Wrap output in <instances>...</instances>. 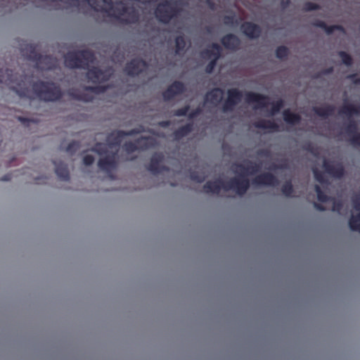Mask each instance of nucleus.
I'll return each instance as SVG.
<instances>
[{"mask_svg":"<svg viewBox=\"0 0 360 360\" xmlns=\"http://www.w3.org/2000/svg\"><path fill=\"white\" fill-rule=\"evenodd\" d=\"M250 187V181L248 178L240 176L233 177L229 181L224 182L221 179L215 181H208L203 186L205 193L219 194L221 188L225 191L234 190L239 195H244Z\"/></svg>","mask_w":360,"mask_h":360,"instance_id":"f257e3e1","label":"nucleus"},{"mask_svg":"<svg viewBox=\"0 0 360 360\" xmlns=\"http://www.w3.org/2000/svg\"><path fill=\"white\" fill-rule=\"evenodd\" d=\"M32 88L36 96L46 102L58 101L63 96L60 87L53 82L38 81L32 84Z\"/></svg>","mask_w":360,"mask_h":360,"instance_id":"f03ea898","label":"nucleus"},{"mask_svg":"<svg viewBox=\"0 0 360 360\" xmlns=\"http://www.w3.org/2000/svg\"><path fill=\"white\" fill-rule=\"evenodd\" d=\"M179 1L164 0L159 3L155 9V15L157 20L163 23L168 24L170 21L177 18L182 11L179 6Z\"/></svg>","mask_w":360,"mask_h":360,"instance_id":"7ed1b4c3","label":"nucleus"},{"mask_svg":"<svg viewBox=\"0 0 360 360\" xmlns=\"http://www.w3.org/2000/svg\"><path fill=\"white\" fill-rule=\"evenodd\" d=\"M103 2L108 6H112V0H102ZM113 8L110 7L109 10H105V12L108 13V15L111 17L115 18L117 21L124 25L136 24L139 20V15L137 11L134 9L129 11L128 8L125 6L122 8H116L115 11L116 13H110V11Z\"/></svg>","mask_w":360,"mask_h":360,"instance_id":"20e7f679","label":"nucleus"},{"mask_svg":"<svg viewBox=\"0 0 360 360\" xmlns=\"http://www.w3.org/2000/svg\"><path fill=\"white\" fill-rule=\"evenodd\" d=\"M5 83L7 85L16 84V86H11V89L21 98L32 99L30 91L28 87L25 86L22 79L18 82L17 76L13 74L12 70L6 69L5 72L0 70V84Z\"/></svg>","mask_w":360,"mask_h":360,"instance_id":"39448f33","label":"nucleus"},{"mask_svg":"<svg viewBox=\"0 0 360 360\" xmlns=\"http://www.w3.org/2000/svg\"><path fill=\"white\" fill-rule=\"evenodd\" d=\"M26 57L28 60L34 62L37 68L42 70H51L55 66L56 61L50 56H42L39 53L36 47L32 44L26 46Z\"/></svg>","mask_w":360,"mask_h":360,"instance_id":"423d86ee","label":"nucleus"},{"mask_svg":"<svg viewBox=\"0 0 360 360\" xmlns=\"http://www.w3.org/2000/svg\"><path fill=\"white\" fill-rule=\"evenodd\" d=\"M118 150L112 153L111 154H108L103 158H101L98 162V168L107 173L110 178V179H115V176L112 174V171L115 169L117 167V156Z\"/></svg>","mask_w":360,"mask_h":360,"instance_id":"0eeeda50","label":"nucleus"},{"mask_svg":"<svg viewBox=\"0 0 360 360\" xmlns=\"http://www.w3.org/2000/svg\"><path fill=\"white\" fill-rule=\"evenodd\" d=\"M243 93L238 89H229L227 91V98L224 101L222 110L224 112L232 111L234 107L242 100Z\"/></svg>","mask_w":360,"mask_h":360,"instance_id":"6e6552de","label":"nucleus"},{"mask_svg":"<svg viewBox=\"0 0 360 360\" xmlns=\"http://www.w3.org/2000/svg\"><path fill=\"white\" fill-rule=\"evenodd\" d=\"M139 131L136 129H132L129 131H123V130H116L110 134H109L107 136L106 141L108 143V146L110 148L119 146L121 143L122 139L124 136H132L138 134Z\"/></svg>","mask_w":360,"mask_h":360,"instance_id":"1a4fd4ad","label":"nucleus"},{"mask_svg":"<svg viewBox=\"0 0 360 360\" xmlns=\"http://www.w3.org/2000/svg\"><path fill=\"white\" fill-rule=\"evenodd\" d=\"M147 62L142 58H134L126 64L124 71L129 76H137L148 68Z\"/></svg>","mask_w":360,"mask_h":360,"instance_id":"9d476101","label":"nucleus"},{"mask_svg":"<svg viewBox=\"0 0 360 360\" xmlns=\"http://www.w3.org/2000/svg\"><path fill=\"white\" fill-rule=\"evenodd\" d=\"M186 90V86L182 82L174 81L162 92L163 99L165 101H171L175 96L184 93Z\"/></svg>","mask_w":360,"mask_h":360,"instance_id":"9b49d317","label":"nucleus"},{"mask_svg":"<svg viewBox=\"0 0 360 360\" xmlns=\"http://www.w3.org/2000/svg\"><path fill=\"white\" fill-rule=\"evenodd\" d=\"M245 101L248 103H256L255 109L266 107L269 103V97L259 93L249 91L245 94Z\"/></svg>","mask_w":360,"mask_h":360,"instance_id":"f8f14e48","label":"nucleus"},{"mask_svg":"<svg viewBox=\"0 0 360 360\" xmlns=\"http://www.w3.org/2000/svg\"><path fill=\"white\" fill-rule=\"evenodd\" d=\"M164 160V156L161 153H155L150 158V163L147 169L153 174H158L163 171H169V168L166 166L161 165Z\"/></svg>","mask_w":360,"mask_h":360,"instance_id":"ddd939ff","label":"nucleus"},{"mask_svg":"<svg viewBox=\"0 0 360 360\" xmlns=\"http://www.w3.org/2000/svg\"><path fill=\"white\" fill-rule=\"evenodd\" d=\"M323 167L327 174L334 178L341 179L345 174L344 167L340 162L334 164L333 162L325 159L323 161Z\"/></svg>","mask_w":360,"mask_h":360,"instance_id":"4468645a","label":"nucleus"},{"mask_svg":"<svg viewBox=\"0 0 360 360\" xmlns=\"http://www.w3.org/2000/svg\"><path fill=\"white\" fill-rule=\"evenodd\" d=\"M86 70V77L92 83H101L106 82L109 79V76L106 72L98 67L88 68Z\"/></svg>","mask_w":360,"mask_h":360,"instance_id":"2eb2a0df","label":"nucleus"},{"mask_svg":"<svg viewBox=\"0 0 360 360\" xmlns=\"http://www.w3.org/2000/svg\"><path fill=\"white\" fill-rule=\"evenodd\" d=\"M240 29L243 33L250 39H257L262 34L260 26L252 22H243Z\"/></svg>","mask_w":360,"mask_h":360,"instance_id":"dca6fc26","label":"nucleus"},{"mask_svg":"<svg viewBox=\"0 0 360 360\" xmlns=\"http://www.w3.org/2000/svg\"><path fill=\"white\" fill-rule=\"evenodd\" d=\"M65 65L70 68L86 69V63H83L78 53H68L65 56Z\"/></svg>","mask_w":360,"mask_h":360,"instance_id":"f3484780","label":"nucleus"},{"mask_svg":"<svg viewBox=\"0 0 360 360\" xmlns=\"http://www.w3.org/2000/svg\"><path fill=\"white\" fill-rule=\"evenodd\" d=\"M221 43L227 50L237 51L240 46V39L234 34H227L222 37Z\"/></svg>","mask_w":360,"mask_h":360,"instance_id":"a211bd4d","label":"nucleus"},{"mask_svg":"<svg viewBox=\"0 0 360 360\" xmlns=\"http://www.w3.org/2000/svg\"><path fill=\"white\" fill-rule=\"evenodd\" d=\"M252 183L255 185L276 186L278 184V180L273 174L264 172L257 176Z\"/></svg>","mask_w":360,"mask_h":360,"instance_id":"6ab92c4d","label":"nucleus"},{"mask_svg":"<svg viewBox=\"0 0 360 360\" xmlns=\"http://www.w3.org/2000/svg\"><path fill=\"white\" fill-rule=\"evenodd\" d=\"M223 96L224 90L221 88L217 87L207 92L205 99L206 102L214 105H217L222 101Z\"/></svg>","mask_w":360,"mask_h":360,"instance_id":"aec40b11","label":"nucleus"},{"mask_svg":"<svg viewBox=\"0 0 360 360\" xmlns=\"http://www.w3.org/2000/svg\"><path fill=\"white\" fill-rule=\"evenodd\" d=\"M211 49H207L202 51V56L205 58L216 59L218 60L221 56V47L217 43H212Z\"/></svg>","mask_w":360,"mask_h":360,"instance_id":"412c9836","label":"nucleus"},{"mask_svg":"<svg viewBox=\"0 0 360 360\" xmlns=\"http://www.w3.org/2000/svg\"><path fill=\"white\" fill-rule=\"evenodd\" d=\"M312 26L316 27H320L325 30L326 34H331L334 31L338 30L342 32H345V28L340 25H327V24L322 20H315L311 22Z\"/></svg>","mask_w":360,"mask_h":360,"instance_id":"4be33fe9","label":"nucleus"},{"mask_svg":"<svg viewBox=\"0 0 360 360\" xmlns=\"http://www.w3.org/2000/svg\"><path fill=\"white\" fill-rule=\"evenodd\" d=\"M136 142L139 146V150H141L154 148L158 145L155 139L152 136H141L136 139Z\"/></svg>","mask_w":360,"mask_h":360,"instance_id":"5701e85b","label":"nucleus"},{"mask_svg":"<svg viewBox=\"0 0 360 360\" xmlns=\"http://www.w3.org/2000/svg\"><path fill=\"white\" fill-rule=\"evenodd\" d=\"M55 165V171L57 176L63 181H68L70 179V174L68 166L66 164L56 161L53 162Z\"/></svg>","mask_w":360,"mask_h":360,"instance_id":"b1692460","label":"nucleus"},{"mask_svg":"<svg viewBox=\"0 0 360 360\" xmlns=\"http://www.w3.org/2000/svg\"><path fill=\"white\" fill-rule=\"evenodd\" d=\"M193 129V123H187L186 124L179 127L173 132L174 139L179 141L182 138L189 134Z\"/></svg>","mask_w":360,"mask_h":360,"instance_id":"393cba45","label":"nucleus"},{"mask_svg":"<svg viewBox=\"0 0 360 360\" xmlns=\"http://www.w3.org/2000/svg\"><path fill=\"white\" fill-rule=\"evenodd\" d=\"M254 127L257 129H270L273 131H278V125L274 121L266 120H259L253 124Z\"/></svg>","mask_w":360,"mask_h":360,"instance_id":"a878e982","label":"nucleus"},{"mask_svg":"<svg viewBox=\"0 0 360 360\" xmlns=\"http://www.w3.org/2000/svg\"><path fill=\"white\" fill-rule=\"evenodd\" d=\"M313 111L316 115L326 118L334 114L335 107L333 105H326L322 107H314Z\"/></svg>","mask_w":360,"mask_h":360,"instance_id":"bb28decb","label":"nucleus"},{"mask_svg":"<svg viewBox=\"0 0 360 360\" xmlns=\"http://www.w3.org/2000/svg\"><path fill=\"white\" fill-rule=\"evenodd\" d=\"M284 121L289 124H296L300 122L301 116L299 114L292 112L289 109L283 112Z\"/></svg>","mask_w":360,"mask_h":360,"instance_id":"cd10ccee","label":"nucleus"},{"mask_svg":"<svg viewBox=\"0 0 360 360\" xmlns=\"http://www.w3.org/2000/svg\"><path fill=\"white\" fill-rule=\"evenodd\" d=\"M360 113V106H356L353 104H345L339 110L340 115H344L350 117Z\"/></svg>","mask_w":360,"mask_h":360,"instance_id":"c85d7f7f","label":"nucleus"},{"mask_svg":"<svg viewBox=\"0 0 360 360\" xmlns=\"http://www.w3.org/2000/svg\"><path fill=\"white\" fill-rule=\"evenodd\" d=\"M186 42L183 34H180L175 38V54L181 55L186 51Z\"/></svg>","mask_w":360,"mask_h":360,"instance_id":"c756f323","label":"nucleus"},{"mask_svg":"<svg viewBox=\"0 0 360 360\" xmlns=\"http://www.w3.org/2000/svg\"><path fill=\"white\" fill-rule=\"evenodd\" d=\"M77 53L83 63H86V67L88 69L89 63H92L95 59L94 53L87 49L82 50Z\"/></svg>","mask_w":360,"mask_h":360,"instance_id":"7c9ffc66","label":"nucleus"},{"mask_svg":"<svg viewBox=\"0 0 360 360\" xmlns=\"http://www.w3.org/2000/svg\"><path fill=\"white\" fill-rule=\"evenodd\" d=\"M237 167H238L243 172L250 174H255L260 169L259 165L252 162L250 161L248 162V165L247 166L239 164L237 165Z\"/></svg>","mask_w":360,"mask_h":360,"instance_id":"2f4dec72","label":"nucleus"},{"mask_svg":"<svg viewBox=\"0 0 360 360\" xmlns=\"http://www.w3.org/2000/svg\"><path fill=\"white\" fill-rule=\"evenodd\" d=\"M349 226L352 231L360 233V212L352 214L349 219Z\"/></svg>","mask_w":360,"mask_h":360,"instance_id":"473e14b6","label":"nucleus"},{"mask_svg":"<svg viewBox=\"0 0 360 360\" xmlns=\"http://www.w3.org/2000/svg\"><path fill=\"white\" fill-rule=\"evenodd\" d=\"M91 151L96 153L99 155H108V150L107 145L103 143H96L91 149Z\"/></svg>","mask_w":360,"mask_h":360,"instance_id":"72a5a7b5","label":"nucleus"},{"mask_svg":"<svg viewBox=\"0 0 360 360\" xmlns=\"http://www.w3.org/2000/svg\"><path fill=\"white\" fill-rule=\"evenodd\" d=\"M283 194L286 197H291L294 192L293 186L291 181H286L281 187Z\"/></svg>","mask_w":360,"mask_h":360,"instance_id":"f704fd0d","label":"nucleus"},{"mask_svg":"<svg viewBox=\"0 0 360 360\" xmlns=\"http://www.w3.org/2000/svg\"><path fill=\"white\" fill-rule=\"evenodd\" d=\"M315 191L317 194L318 200L321 202H326L331 199L321 190V187L319 185L315 186Z\"/></svg>","mask_w":360,"mask_h":360,"instance_id":"c9c22d12","label":"nucleus"},{"mask_svg":"<svg viewBox=\"0 0 360 360\" xmlns=\"http://www.w3.org/2000/svg\"><path fill=\"white\" fill-rule=\"evenodd\" d=\"M338 56L341 58L342 62L347 66H351L353 63V59L352 56L344 51L338 52Z\"/></svg>","mask_w":360,"mask_h":360,"instance_id":"e433bc0d","label":"nucleus"},{"mask_svg":"<svg viewBox=\"0 0 360 360\" xmlns=\"http://www.w3.org/2000/svg\"><path fill=\"white\" fill-rule=\"evenodd\" d=\"M289 55V49L285 46H279L276 49V56L279 59H283Z\"/></svg>","mask_w":360,"mask_h":360,"instance_id":"4c0bfd02","label":"nucleus"},{"mask_svg":"<svg viewBox=\"0 0 360 360\" xmlns=\"http://www.w3.org/2000/svg\"><path fill=\"white\" fill-rule=\"evenodd\" d=\"M284 105V101L282 99H278L271 103V108L270 113L274 115L278 112Z\"/></svg>","mask_w":360,"mask_h":360,"instance_id":"58836bf2","label":"nucleus"},{"mask_svg":"<svg viewBox=\"0 0 360 360\" xmlns=\"http://www.w3.org/2000/svg\"><path fill=\"white\" fill-rule=\"evenodd\" d=\"M356 130H357V124H356V122L353 120H349V124H347V126L345 128V132L349 136L352 137V136H354L355 134L357 133Z\"/></svg>","mask_w":360,"mask_h":360,"instance_id":"ea45409f","label":"nucleus"},{"mask_svg":"<svg viewBox=\"0 0 360 360\" xmlns=\"http://www.w3.org/2000/svg\"><path fill=\"white\" fill-rule=\"evenodd\" d=\"M123 148L127 153H132L139 150V146L136 143V142L134 143L132 141H127L124 143Z\"/></svg>","mask_w":360,"mask_h":360,"instance_id":"a19ab883","label":"nucleus"},{"mask_svg":"<svg viewBox=\"0 0 360 360\" xmlns=\"http://www.w3.org/2000/svg\"><path fill=\"white\" fill-rule=\"evenodd\" d=\"M313 173L315 179L320 184H326L328 182L323 173L319 170L317 168L313 169Z\"/></svg>","mask_w":360,"mask_h":360,"instance_id":"79ce46f5","label":"nucleus"},{"mask_svg":"<svg viewBox=\"0 0 360 360\" xmlns=\"http://www.w3.org/2000/svg\"><path fill=\"white\" fill-rule=\"evenodd\" d=\"M80 144L78 141H72L70 142L68 146L66 147V152L74 154L75 153L79 148Z\"/></svg>","mask_w":360,"mask_h":360,"instance_id":"37998d69","label":"nucleus"},{"mask_svg":"<svg viewBox=\"0 0 360 360\" xmlns=\"http://www.w3.org/2000/svg\"><path fill=\"white\" fill-rule=\"evenodd\" d=\"M191 179L198 183H202L205 179V176L203 174H200L198 172H192L190 174Z\"/></svg>","mask_w":360,"mask_h":360,"instance_id":"c03bdc74","label":"nucleus"},{"mask_svg":"<svg viewBox=\"0 0 360 360\" xmlns=\"http://www.w3.org/2000/svg\"><path fill=\"white\" fill-rule=\"evenodd\" d=\"M321 6L313 2H306L303 6V11H311L314 10L320 9Z\"/></svg>","mask_w":360,"mask_h":360,"instance_id":"a18cd8bd","label":"nucleus"},{"mask_svg":"<svg viewBox=\"0 0 360 360\" xmlns=\"http://www.w3.org/2000/svg\"><path fill=\"white\" fill-rule=\"evenodd\" d=\"M190 109L189 105H186L183 108H179L174 111V115L181 117V116H186Z\"/></svg>","mask_w":360,"mask_h":360,"instance_id":"49530a36","label":"nucleus"},{"mask_svg":"<svg viewBox=\"0 0 360 360\" xmlns=\"http://www.w3.org/2000/svg\"><path fill=\"white\" fill-rule=\"evenodd\" d=\"M352 202L354 209L360 212V194L353 196Z\"/></svg>","mask_w":360,"mask_h":360,"instance_id":"de8ad7c7","label":"nucleus"},{"mask_svg":"<svg viewBox=\"0 0 360 360\" xmlns=\"http://www.w3.org/2000/svg\"><path fill=\"white\" fill-rule=\"evenodd\" d=\"M217 61L216 59H211L205 67V72L209 74L212 73L217 65Z\"/></svg>","mask_w":360,"mask_h":360,"instance_id":"09e8293b","label":"nucleus"},{"mask_svg":"<svg viewBox=\"0 0 360 360\" xmlns=\"http://www.w3.org/2000/svg\"><path fill=\"white\" fill-rule=\"evenodd\" d=\"M343 205L340 200H334L333 204L332 210L340 213L342 209Z\"/></svg>","mask_w":360,"mask_h":360,"instance_id":"8fccbe9b","label":"nucleus"},{"mask_svg":"<svg viewBox=\"0 0 360 360\" xmlns=\"http://www.w3.org/2000/svg\"><path fill=\"white\" fill-rule=\"evenodd\" d=\"M94 157L91 155H86L83 158V163L86 166L91 165L94 163Z\"/></svg>","mask_w":360,"mask_h":360,"instance_id":"3c124183","label":"nucleus"},{"mask_svg":"<svg viewBox=\"0 0 360 360\" xmlns=\"http://www.w3.org/2000/svg\"><path fill=\"white\" fill-rule=\"evenodd\" d=\"M257 155L259 157L269 158L271 156V151L267 148L259 149L257 151Z\"/></svg>","mask_w":360,"mask_h":360,"instance_id":"603ef678","label":"nucleus"},{"mask_svg":"<svg viewBox=\"0 0 360 360\" xmlns=\"http://www.w3.org/2000/svg\"><path fill=\"white\" fill-rule=\"evenodd\" d=\"M350 142L354 146H360V133H356L350 138Z\"/></svg>","mask_w":360,"mask_h":360,"instance_id":"864d4df0","label":"nucleus"},{"mask_svg":"<svg viewBox=\"0 0 360 360\" xmlns=\"http://www.w3.org/2000/svg\"><path fill=\"white\" fill-rule=\"evenodd\" d=\"M236 18L234 15H226L224 18L225 25H230L234 24Z\"/></svg>","mask_w":360,"mask_h":360,"instance_id":"5fc2aeb1","label":"nucleus"},{"mask_svg":"<svg viewBox=\"0 0 360 360\" xmlns=\"http://www.w3.org/2000/svg\"><path fill=\"white\" fill-rule=\"evenodd\" d=\"M201 113V109L200 108H197L196 109L191 111L188 115V117L190 119L194 118L199 115Z\"/></svg>","mask_w":360,"mask_h":360,"instance_id":"6e6d98bb","label":"nucleus"},{"mask_svg":"<svg viewBox=\"0 0 360 360\" xmlns=\"http://www.w3.org/2000/svg\"><path fill=\"white\" fill-rule=\"evenodd\" d=\"M354 84H360V77H356V74H352L347 77Z\"/></svg>","mask_w":360,"mask_h":360,"instance_id":"4d7b16f0","label":"nucleus"},{"mask_svg":"<svg viewBox=\"0 0 360 360\" xmlns=\"http://www.w3.org/2000/svg\"><path fill=\"white\" fill-rule=\"evenodd\" d=\"M69 95L78 100L84 99L81 95L76 94L74 90H70L69 91Z\"/></svg>","mask_w":360,"mask_h":360,"instance_id":"13d9d810","label":"nucleus"},{"mask_svg":"<svg viewBox=\"0 0 360 360\" xmlns=\"http://www.w3.org/2000/svg\"><path fill=\"white\" fill-rule=\"evenodd\" d=\"M314 207L319 211L323 212L326 210V207L321 204L314 202Z\"/></svg>","mask_w":360,"mask_h":360,"instance_id":"bf43d9fd","label":"nucleus"},{"mask_svg":"<svg viewBox=\"0 0 360 360\" xmlns=\"http://www.w3.org/2000/svg\"><path fill=\"white\" fill-rule=\"evenodd\" d=\"M290 4V0H281V6L283 9L287 8Z\"/></svg>","mask_w":360,"mask_h":360,"instance_id":"052dcab7","label":"nucleus"},{"mask_svg":"<svg viewBox=\"0 0 360 360\" xmlns=\"http://www.w3.org/2000/svg\"><path fill=\"white\" fill-rule=\"evenodd\" d=\"M333 72V67H330V68H328L327 69L323 70L321 71V74L326 75L330 74Z\"/></svg>","mask_w":360,"mask_h":360,"instance_id":"680f3d73","label":"nucleus"},{"mask_svg":"<svg viewBox=\"0 0 360 360\" xmlns=\"http://www.w3.org/2000/svg\"><path fill=\"white\" fill-rule=\"evenodd\" d=\"M18 120L25 124L30 122V121H32L31 120L23 117H18Z\"/></svg>","mask_w":360,"mask_h":360,"instance_id":"e2e57ef3","label":"nucleus"},{"mask_svg":"<svg viewBox=\"0 0 360 360\" xmlns=\"http://www.w3.org/2000/svg\"><path fill=\"white\" fill-rule=\"evenodd\" d=\"M12 178V176L11 174H5L1 179V181H10Z\"/></svg>","mask_w":360,"mask_h":360,"instance_id":"0e129e2a","label":"nucleus"},{"mask_svg":"<svg viewBox=\"0 0 360 360\" xmlns=\"http://www.w3.org/2000/svg\"><path fill=\"white\" fill-rule=\"evenodd\" d=\"M170 124L169 121H162L160 122V125L162 127H167Z\"/></svg>","mask_w":360,"mask_h":360,"instance_id":"69168bd1","label":"nucleus"},{"mask_svg":"<svg viewBox=\"0 0 360 360\" xmlns=\"http://www.w3.org/2000/svg\"><path fill=\"white\" fill-rule=\"evenodd\" d=\"M101 87L99 86H86V89L87 90H90L92 91H96L98 89H99Z\"/></svg>","mask_w":360,"mask_h":360,"instance_id":"338daca9","label":"nucleus"},{"mask_svg":"<svg viewBox=\"0 0 360 360\" xmlns=\"http://www.w3.org/2000/svg\"><path fill=\"white\" fill-rule=\"evenodd\" d=\"M206 30H207V32L208 33H211V32H212V28H211L210 27H207L206 28Z\"/></svg>","mask_w":360,"mask_h":360,"instance_id":"774afa93","label":"nucleus"}]
</instances>
